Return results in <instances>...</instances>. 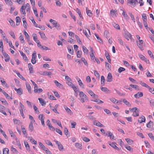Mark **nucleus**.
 <instances>
[{"label":"nucleus","mask_w":154,"mask_h":154,"mask_svg":"<svg viewBox=\"0 0 154 154\" xmlns=\"http://www.w3.org/2000/svg\"><path fill=\"white\" fill-rule=\"evenodd\" d=\"M129 109L131 112H133L132 115L133 116L136 117L139 116V110L138 108L136 107H134L132 108H129Z\"/></svg>","instance_id":"1"},{"label":"nucleus","mask_w":154,"mask_h":154,"mask_svg":"<svg viewBox=\"0 0 154 154\" xmlns=\"http://www.w3.org/2000/svg\"><path fill=\"white\" fill-rule=\"evenodd\" d=\"M49 21L54 25V27H55L57 30L60 29V24L57 21L51 19Z\"/></svg>","instance_id":"2"},{"label":"nucleus","mask_w":154,"mask_h":154,"mask_svg":"<svg viewBox=\"0 0 154 154\" xmlns=\"http://www.w3.org/2000/svg\"><path fill=\"white\" fill-rule=\"evenodd\" d=\"M36 51H34L32 54V57L31 59V62L33 64H35L36 62Z\"/></svg>","instance_id":"3"},{"label":"nucleus","mask_w":154,"mask_h":154,"mask_svg":"<svg viewBox=\"0 0 154 154\" xmlns=\"http://www.w3.org/2000/svg\"><path fill=\"white\" fill-rule=\"evenodd\" d=\"M124 36L125 38L128 40H129V38L130 39L132 38L131 35L127 31L125 32Z\"/></svg>","instance_id":"4"},{"label":"nucleus","mask_w":154,"mask_h":154,"mask_svg":"<svg viewBox=\"0 0 154 154\" xmlns=\"http://www.w3.org/2000/svg\"><path fill=\"white\" fill-rule=\"evenodd\" d=\"M109 145L113 148L114 149L117 150H119V149L117 147L116 145V142H112V143H109Z\"/></svg>","instance_id":"5"},{"label":"nucleus","mask_w":154,"mask_h":154,"mask_svg":"<svg viewBox=\"0 0 154 154\" xmlns=\"http://www.w3.org/2000/svg\"><path fill=\"white\" fill-rule=\"evenodd\" d=\"M8 131L9 134L11 135V136L12 137H13L14 139H15V140H16L17 142V141L18 140L16 135L14 134L13 131L11 130L10 129L8 130Z\"/></svg>","instance_id":"6"},{"label":"nucleus","mask_w":154,"mask_h":154,"mask_svg":"<svg viewBox=\"0 0 154 154\" xmlns=\"http://www.w3.org/2000/svg\"><path fill=\"white\" fill-rule=\"evenodd\" d=\"M3 55L5 57V62H8L9 61L10 58L8 54H7L5 52L3 53Z\"/></svg>","instance_id":"7"},{"label":"nucleus","mask_w":154,"mask_h":154,"mask_svg":"<svg viewBox=\"0 0 154 154\" xmlns=\"http://www.w3.org/2000/svg\"><path fill=\"white\" fill-rule=\"evenodd\" d=\"M94 125L100 127H103L104 126L100 122L97 121L95 120L94 122Z\"/></svg>","instance_id":"8"},{"label":"nucleus","mask_w":154,"mask_h":154,"mask_svg":"<svg viewBox=\"0 0 154 154\" xmlns=\"http://www.w3.org/2000/svg\"><path fill=\"white\" fill-rule=\"evenodd\" d=\"M43 114H40L38 116V118L39 120L41 121L42 125L44 126L45 125L44 119L43 118Z\"/></svg>","instance_id":"9"},{"label":"nucleus","mask_w":154,"mask_h":154,"mask_svg":"<svg viewBox=\"0 0 154 154\" xmlns=\"http://www.w3.org/2000/svg\"><path fill=\"white\" fill-rule=\"evenodd\" d=\"M107 81L108 82H111L112 81V74L110 73H109L107 77Z\"/></svg>","instance_id":"10"},{"label":"nucleus","mask_w":154,"mask_h":154,"mask_svg":"<svg viewBox=\"0 0 154 154\" xmlns=\"http://www.w3.org/2000/svg\"><path fill=\"white\" fill-rule=\"evenodd\" d=\"M145 120L146 119L145 117L144 116H142L138 119V121L139 123H141L143 122H145Z\"/></svg>","instance_id":"11"},{"label":"nucleus","mask_w":154,"mask_h":154,"mask_svg":"<svg viewBox=\"0 0 154 154\" xmlns=\"http://www.w3.org/2000/svg\"><path fill=\"white\" fill-rule=\"evenodd\" d=\"M68 50V51L71 54H73L74 53L73 49L72 47L70 45L69 46L67 47Z\"/></svg>","instance_id":"12"},{"label":"nucleus","mask_w":154,"mask_h":154,"mask_svg":"<svg viewBox=\"0 0 154 154\" xmlns=\"http://www.w3.org/2000/svg\"><path fill=\"white\" fill-rule=\"evenodd\" d=\"M19 52H20L21 55L23 56V59L26 61H28V59L26 57V54L24 53H23V52L21 51H19Z\"/></svg>","instance_id":"13"},{"label":"nucleus","mask_w":154,"mask_h":154,"mask_svg":"<svg viewBox=\"0 0 154 154\" xmlns=\"http://www.w3.org/2000/svg\"><path fill=\"white\" fill-rule=\"evenodd\" d=\"M127 3L130 4H134V5L138 3L137 0H127Z\"/></svg>","instance_id":"14"},{"label":"nucleus","mask_w":154,"mask_h":154,"mask_svg":"<svg viewBox=\"0 0 154 154\" xmlns=\"http://www.w3.org/2000/svg\"><path fill=\"white\" fill-rule=\"evenodd\" d=\"M110 137V139H114V137L112 133L110 131H108L107 132L105 136H108Z\"/></svg>","instance_id":"15"},{"label":"nucleus","mask_w":154,"mask_h":154,"mask_svg":"<svg viewBox=\"0 0 154 154\" xmlns=\"http://www.w3.org/2000/svg\"><path fill=\"white\" fill-rule=\"evenodd\" d=\"M143 95V93L142 92H138L136 94H135L134 95V97L136 98H139L140 97H142Z\"/></svg>","instance_id":"16"},{"label":"nucleus","mask_w":154,"mask_h":154,"mask_svg":"<svg viewBox=\"0 0 154 154\" xmlns=\"http://www.w3.org/2000/svg\"><path fill=\"white\" fill-rule=\"evenodd\" d=\"M14 90L17 92V93L19 95H21L23 94V90L21 88H19L18 89L15 88L14 89Z\"/></svg>","instance_id":"17"},{"label":"nucleus","mask_w":154,"mask_h":154,"mask_svg":"<svg viewBox=\"0 0 154 154\" xmlns=\"http://www.w3.org/2000/svg\"><path fill=\"white\" fill-rule=\"evenodd\" d=\"M38 100L39 101V102L42 106H44L46 103L45 101L42 98H38Z\"/></svg>","instance_id":"18"},{"label":"nucleus","mask_w":154,"mask_h":154,"mask_svg":"<svg viewBox=\"0 0 154 154\" xmlns=\"http://www.w3.org/2000/svg\"><path fill=\"white\" fill-rule=\"evenodd\" d=\"M8 20L10 23V24L12 26L14 27L15 26V23L12 19L9 18L8 19Z\"/></svg>","instance_id":"19"},{"label":"nucleus","mask_w":154,"mask_h":154,"mask_svg":"<svg viewBox=\"0 0 154 154\" xmlns=\"http://www.w3.org/2000/svg\"><path fill=\"white\" fill-rule=\"evenodd\" d=\"M100 89L103 92H106L108 93H110V91L106 87H101Z\"/></svg>","instance_id":"20"},{"label":"nucleus","mask_w":154,"mask_h":154,"mask_svg":"<svg viewBox=\"0 0 154 154\" xmlns=\"http://www.w3.org/2000/svg\"><path fill=\"white\" fill-rule=\"evenodd\" d=\"M153 126V122L151 120L146 124V127L148 128H150L151 127H152Z\"/></svg>","instance_id":"21"},{"label":"nucleus","mask_w":154,"mask_h":154,"mask_svg":"<svg viewBox=\"0 0 154 154\" xmlns=\"http://www.w3.org/2000/svg\"><path fill=\"white\" fill-rule=\"evenodd\" d=\"M64 132L65 134L67 137H69L70 136V133L68 131L66 127L64 128Z\"/></svg>","instance_id":"22"},{"label":"nucleus","mask_w":154,"mask_h":154,"mask_svg":"<svg viewBox=\"0 0 154 154\" xmlns=\"http://www.w3.org/2000/svg\"><path fill=\"white\" fill-rule=\"evenodd\" d=\"M54 83H55L56 85L59 88H61V87L63 86V85L59 83L57 80H55L54 81Z\"/></svg>","instance_id":"23"},{"label":"nucleus","mask_w":154,"mask_h":154,"mask_svg":"<svg viewBox=\"0 0 154 154\" xmlns=\"http://www.w3.org/2000/svg\"><path fill=\"white\" fill-rule=\"evenodd\" d=\"M6 4L10 6H11L13 3L11 0H5Z\"/></svg>","instance_id":"24"},{"label":"nucleus","mask_w":154,"mask_h":154,"mask_svg":"<svg viewBox=\"0 0 154 154\" xmlns=\"http://www.w3.org/2000/svg\"><path fill=\"white\" fill-rule=\"evenodd\" d=\"M28 140H29L32 143H34L35 145H36L37 143V142L34 139L32 138V137H28Z\"/></svg>","instance_id":"25"},{"label":"nucleus","mask_w":154,"mask_h":154,"mask_svg":"<svg viewBox=\"0 0 154 154\" xmlns=\"http://www.w3.org/2000/svg\"><path fill=\"white\" fill-rule=\"evenodd\" d=\"M79 96L80 97H82L85 98V99H87V96L82 91L79 92Z\"/></svg>","instance_id":"26"},{"label":"nucleus","mask_w":154,"mask_h":154,"mask_svg":"<svg viewBox=\"0 0 154 154\" xmlns=\"http://www.w3.org/2000/svg\"><path fill=\"white\" fill-rule=\"evenodd\" d=\"M105 82V80L104 77L103 75L101 76V84L103 86H104Z\"/></svg>","instance_id":"27"},{"label":"nucleus","mask_w":154,"mask_h":154,"mask_svg":"<svg viewBox=\"0 0 154 154\" xmlns=\"http://www.w3.org/2000/svg\"><path fill=\"white\" fill-rule=\"evenodd\" d=\"M86 12L88 15L89 17H91L92 15V14L90 10H88V8L87 7L86 8Z\"/></svg>","instance_id":"28"},{"label":"nucleus","mask_w":154,"mask_h":154,"mask_svg":"<svg viewBox=\"0 0 154 154\" xmlns=\"http://www.w3.org/2000/svg\"><path fill=\"white\" fill-rule=\"evenodd\" d=\"M26 89L28 90V92L30 93H31V87L30 85L28 83H26Z\"/></svg>","instance_id":"29"},{"label":"nucleus","mask_w":154,"mask_h":154,"mask_svg":"<svg viewBox=\"0 0 154 154\" xmlns=\"http://www.w3.org/2000/svg\"><path fill=\"white\" fill-rule=\"evenodd\" d=\"M30 19L32 21V23L34 24V25L36 27H38V24H37L35 22V21L33 18L32 17H31L30 18Z\"/></svg>","instance_id":"30"},{"label":"nucleus","mask_w":154,"mask_h":154,"mask_svg":"<svg viewBox=\"0 0 154 154\" xmlns=\"http://www.w3.org/2000/svg\"><path fill=\"white\" fill-rule=\"evenodd\" d=\"M24 7V6L22 5L20 8V11L24 15V16H25L26 15V13L25 11V8Z\"/></svg>","instance_id":"31"},{"label":"nucleus","mask_w":154,"mask_h":154,"mask_svg":"<svg viewBox=\"0 0 154 154\" xmlns=\"http://www.w3.org/2000/svg\"><path fill=\"white\" fill-rule=\"evenodd\" d=\"M0 101H1L4 105H8V104L6 100L3 98L1 97L0 98Z\"/></svg>","instance_id":"32"},{"label":"nucleus","mask_w":154,"mask_h":154,"mask_svg":"<svg viewBox=\"0 0 154 154\" xmlns=\"http://www.w3.org/2000/svg\"><path fill=\"white\" fill-rule=\"evenodd\" d=\"M130 86L132 88H134L136 90H140L139 86L137 85L131 84L130 85Z\"/></svg>","instance_id":"33"},{"label":"nucleus","mask_w":154,"mask_h":154,"mask_svg":"<svg viewBox=\"0 0 154 154\" xmlns=\"http://www.w3.org/2000/svg\"><path fill=\"white\" fill-rule=\"evenodd\" d=\"M38 33L40 34L41 37L42 39H45L46 36L44 32H39Z\"/></svg>","instance_id":"34"},{"label":"nucleus","mask_w":154,"mask_h":154,"mask_svg":"<svg viewBox=\"0 0 154 154\" xmlns=\"http://www.w3.org/2000/svg\"><path fill=\"white\" fill-rule=\"evenodd\" d=\"M16 25L18 26L20 24V23L21 21V19L19 17H16Z\"/></svg>","instance_id":"35"},{"label":"nucleus","mask_w":154,"mask_h":154,"mask_svg":"<svg viewBox=\"0 0 154 154\" xmlns=\"http://www.w3.org/2000/svg\"><path fill=\"white\" fill-rule=\"evenodd\" d=\"M76 11L77 13L79 14L80 17L82 19H83V18L82 17V15L81 14V12L79 9L78 8H76Z\"/></svg>","instance_id":"36"},{"label":"nucleus","mask_w":154,"mask_h":154,"mask_svg":"<svg viewBox=\"0 0 154 154\" xmlns=\"http://www.w3.org/2000/svg\"><path fill=\"white\" fill-rule=\"evenodd\" d=\"M9 150L7 148H5L3 149V154H9Z\"/></svg>","instance_id":"37"},{"label":"nucleus","mask_w":154,"mask_h":154,"mask_svg":"<svg viewBox=\"0 0 154 154\" xmlns=\"http://www.w3.org/2000/svg\"><path fill=\"white\" fill-rule=\"evenodd\" d=\"M123 102L127 106H131V105L130 103L128 101H127L125 99H123Z\"/></svg>","instance_id":"38"},{"label":"nucleus","mask_w":154,"mask_h":154,"mask_svg":"<svg viewBox=\"0 0 154 154\" xmlns=\"http://www.w3.org/2000/svg\"><path fill=\"white\" fill-rule=\"evenodd\" d=\"M112 25L113 26L117 29H120V27L119 26V25L116 24V23H112Z\"/></svg>","instance_id":"39"},{"label":"nucleus","mask_w":154,"mask_h":154,"mask_svg":"<svg viewBox=\"0 0 154 154\" xmlns=\"http://www.w3.org/2000/svg\"><path fill=\"white\" fill-rule=\"evenodd\" d=\"M75 146L76 147L79 149H82V145L79 143H76Z\"/></svg>","instance_id":"40"},{"label":"nucleus","mask_w":154,"mask_h":154,"mask_svg":"<svg viewBox=\"0 0 154 154\" xmlns=\"http://www.w3.org/2000/svg\"><path fill=\"white\" fill-rule=\"evenodd\" d=\"M83 51L84 53H86V54H88V50L87 48L85 47L84 46H82Z\"/></svg>","instance_id":"41"},{"label":"nucleus","mask_w":154,"mask_h":154,"mask_svg":"<svg viewBox=\"0 0 154 154\" xmlns=\"http://www.w3.org/2000/svg\"><path fill=\"white\" fill-rule=\"evenodd\" d=\"M91 101L97 102L99 104L103 103V102L102 101L98 99H96V100H91Z\"/></svg>","instance_id":"42"},{"label":"nucleus","mask_w":154,"mask_h":154,"mask_svg":"<svg viewBox=\"0 0 154 154\" xmlns=\"http://www.w3.org/2000/svg\"><path fill=\"white\" fill-rule=\"evenodd\" d=\"M17 76L21 79L22 80L24 81H26L25 78H24L23 76L20 74L19 72L17 73Z\"/></svg>","instance_id":"43"},{"label":"nucleus","mask_w":154,"mask_h":154,"mask_svg":"<svg viewBox=\"0 0 154 154\" xmlns=\"http://www.w3.org/2000/svg\"><path fill=\"white\" fill-rule=\"evenodd\" d=\"M20 34V36L19 37V38L20 40V41H21L22 43H24V38H23V36L21 33Z\"/></svg>","instance_id":"44"},{"label":"nucleus","mask_w":154,"mask_h":154,"mask_svg":"<svg viewBox=\"0 0 154 154\" xmlns=\"http://www.w3.org/2000/svg\"><path fill=\"white\" fill-rule=\"evenodd\" d=\"M11 149L14 153H16L17 154L18 153V151L15 148H14L13 146H12L11 147Z\"/></svg>","instance_id":"45"},{"label":"nucleus","mask_w":154,"mask_h":154,"mask_svg":"<svg viewBox=\"0 0 154 154\" xmlns=\"http://www.w3.org/2000/svg\"><path fill=\"white\" fill-rule=\"evenodd\" d=\"M29 128L30 130H31V131H32L33 129V126L32 122H31L30 123Z\"/></svg>","instance_id":"46"},{"label":"nucleus","mask_w":154,"mask_h":154,"mask_svg":"<svg viewBox=\"0 0 154 154\" xmlns=\"http://www.w3.org/2000/svg\"><path fill=\"white\" fill-rule=\"evenodd\" d=\"M80 97V98H79V99L81 101V102L82 103H84L85 101L86 100L87 101V100H88V98L87 97V99H85V98L84 97Z\"/></svg>","instance_id":"47"},{"label":"nucleus","mask_w":154,"mask_h":154,"mask_svg":"<svg viewBox=\"0 0 154 154\" xmlns=\"http://www.w3.org/2000/svg\"><path fill=\"white\" fill-rule=\"evenodd\" d=\"M94 73L95 75L97 78L99 79L100 78V75L98 72L95 70H94Z\"/></svg>","instance_id":"48"},{"label":"nucleus","mask_w":154,"mask_h":154,"mask_svg":"<svg viewBox=\"0 0 154 154\" xmlns=\"http://www.w3.org/2000/svg\"><path fill=\"white\" fill-rule=\"evenodd\" d=\"M140 84L143 87H145L146 88H149V86L144 82H141Z\"/></svg>","instance_id":"49"},{"label":"nucleus","mask_w":154,"mask_h":154,"mask_svg":"<svg viewBox=\"0 0 154 154\" xmlns=\"http://www.w3.org/2000/svg\"><path fill=\"white\" fill-rule=\"evenodd\" d=\"M125 147L128 150L130 151H133V148L130 146L128 145H126L125 146Z\"/></svg>","instance_id":"50"},{"label":"nucleus","mask_w":154,"mask_h":154,"mask_svg":"<svg viewBox=\"0 0 154 154\" xmlns=\"http://www.w3.org/2000/svg\"><path fill=\"white\" fill-rule=\"evenodd\" d=\"M24 145L26 147V148L27 149H29V145L28 143L26 141H24Z\"/></svg>","instance_id":"51"},{"label":"nucleus","mask_w":154,"mask_h":154,"mask_svg":"<svg viewBox=\"0 0 154 154\" xmlns=\"http://www.w3.org/2000/svg\"><path fill=\"white\" fill-rule=\"evenodd\" d=\"M33 107L35 113L37 114L39 113V111L38 110V108L37 107V106L35 105H34L33 106Z\"/></svg>","instance_id":"52"},{"label":"nucleus","mask_w":154,"mask_h":154,"mask_svg":"<svg viewBox=\"0 0 154 154\" xmlns=\"http://www.w3.org/2000/svg\"><path fill=\"white\" fill-rule=\"evenodd\" d=\"M125 140L126 142L129 144H131L133 143V141L129 138H126Z\"/></svg>","instance_id":"53"},{"label":"nucleus","mask_w":154,"mask_h":154,"mask_svg":"<svg viewBox=\"0 0 154 154\" xmlns=\"http://www.w3.org/2000/svg\"><path fill=\"white\" fill-rule=\"evenodd\" d=\"M51 72L50 71H45L43 73V75H51Z\"/></svg>","instance_id":"54"},{"label":"nucleus","mask_w":154,"mask_h":154,"mask_svg":"<svg viewBox=\"0 0 154 154\" xmlns=\"http://www.w3.org/2000/svg\"><path fill=\"white\" fill-rule=\"evenodd\" d=\"M78 82L79 85L80 86L82 87V88H84V85L82 83L81 80L80 79H79V80L78 81Z\"/></svg>","instance_id":"55"},{"label":"nucleus","mask_w":154,"mask_h":154,"mask_svg":"<svg viewBox=\"0 0 154 154\" xmlns=\"http://www.w3.org/2000/svg\"><path fill=\"white\" fill-rule=\"evenodd\" d=\"M33 9L34 13L35 14V16L36 17H38V14L37 13V9L35 7H34V8L33 7Z\"/></svg>","instance_id":"56"},{"label":"nucleus","mask_w":154,"mask_h":154,"mask_svg":"<svg viewBox=\"0 0 154 154\" xmlns=\"http://www.w3.org/2000/svg\"><path fill=\"white\" fill-rule=\"evenodd\" d=\"M148 53L149 56H150V57L153 58H154V56L152 52L148 50Z\"/></svg>","instance_id":"57"},{"label":"nucleus","mask_w":154,"mask_h":154,"mask_svg":"<svg viewBox=\"0 0 154 154\" xmlns=\"http://www.w3.org/2000/svg\"><path fill=\"white\" fill-rule=\"evenodd\" d=\"M129 14L130 15V16L131 17L132 20H133V21L135 23V18L134 17L133 15L131 13H129Z\"/></svg>","instance_id":"58"},{"label":"nucleus","mask_w":154,"mask_h":154,"mask_svg":"<svg viewBox=\"0 0 154 154\" xmlns=\"http://www.w3.org/2000/svg\"><path fill=\"white\" fill-rule=\"evenodd\" d=\"M94 35L97 38V39H98V40L99 41V42H100V43L103 42V41L99 37V36L97 35V34H96V33H95Z\"/></svg>","instance_id":"59"},{"label":"nucleus","mask_w":154,"mask_h":154,"mask_svg":"<svg viewBox=\"0 0 154 154\" xmlns=\"http://www.w3.org/2000/svg\"><path fill=\"white\" fill-rule=\"evenodd\" d=\"M125 69L122 67H120L119 68L118 72L119 73H121L122 72L125 71Z\"/></svg>","instance_id":"60"},{"label":"nucleus","mask_w":154,"mask_h":154,"mask_svg":"<svg viewBox=\"0 0 154 154\" xmlns=\"http://www.w3.org/2000/svg\"><path fill=\"white\" fill-rule=\"evenodd\" d=\"M82 52L79 51L77 52V56L78 57H81Z\"/></svg>","instance_id":"61"},{"label":"nucleus","mask_w":154,"mask_h":154,"mask_svg":"<svg viewBox=\"0 0 154 154\" xmlns=\"http://www.w3.org/2000/svg\"><path fill=\"white\" fill-rule=\"evenodd\" d=\"M39 146L41 147V148L43 150H45L46 148L45 146L43 145V144L41 142H38Z\"/></svg>","instance_id":"62"},{"label":"nucleus","mask_w":154,"mask_h":154,"mask_svg":"<svg viewBox=\"0 0 154 154\" xmlns=\"http://www.w3.org/2000/svg\"><path fill=\"white\" fill-rule=\"evenodd\" d=\"M106 66L107 69H109L111 68V66L107 62H105Z\"/></svg>","instance_id":"63"},{"label":"nucleus","mask_w":154,"mask_h":154,"mask_svg":"<svg viewBox=\"0 0 154 154\" xmlns=\"http://www.w3.org/2000/svg\"><path fill=\"white\" fill-rule=\"evenodd\" d=\"M44 150L45 151L47 154H52V153L51 151L48 149L46 148Z\"/></svg>","instance_id":"64"}]
</instances>
